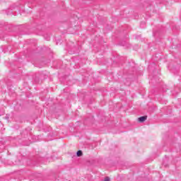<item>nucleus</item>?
<instances>
[{
	"mask_svg": "<svg viewBox=\"0 0 181 181\" xmlns=\"http://www.w3.org/2000/svg\"><path fill=\"white\" fill-rule=\"evenodd\" d=\"M77 156H82L83 155V151H78L76 153Z\"/></svg>",
	"mask_w": 181,
	"mask_h": 181,
	"instance_id": "f03ea898",
	"label": "nucleus"
},
{
	"mask_svg": "<svg viewBox=\"0 0 181 181\" xmlns=\"http://www.w3.org/2000/svg\"><path fill=\"white\" fill-rule=\"evenodd\" d=\"M105 181H110V177H106L105 178Z\"/></svg>",
	"mask_w": 181,
	"mask_h": 181,
	"instance_id": "7ed1b4c3",
	"label": "nucleus"
},
{
	"mask_svg": "<svg viewBox=\"0 0 181 181\" xmlns=\"http://www.w3.org/2000/svg\"><path fill=\"white\" fill-rule=\"evenodd\" d=\"M148 118L147 116H143L139 118V122H145L146 121V119Z\"/></svg>",
	"mask_w": 181,
	"mask_h": 181,
	"instance_id": "f257e3e1",
	"label": "nucleus"
}]
</instances>
